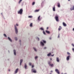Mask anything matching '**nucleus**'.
Returning a JSON list of instances; mask_svg holds the SVG:
<instances>
[{
  "label": "nucleus",
  "mask_w": 74,
  "mask_h": 74,
  "mask_svg": "<svg viewBox=\"0 0 74 74\" xmlns=\"http://www.w3.org/2000/svg\"><path fill=\"white\" fill-rule=\"evenodd\" d=\"M68 1H70V0H68Z\"/></svg>",
  "instance_id": "obj_51"
},
{
  "label": "nucleus",
  "mask_w": 74,
  "mask_h": 74,
  "mask_svg": "<svg viewBox=\"0 0 74 74\" xmlns=\"http://www.w3.org/2000/svg\"><path fill=\"white\" fill-rule=\"evenodd\" d=\"M70 56H69L66 57L67 60H69L70 59Z\"/></svg>",
  "instance_id": "obj_5"
},
{
  "label": "nucleus",
  "mask_w": 74,
  "mask_h": 74,
  "mask_svg": "<svg viewBox=\"0 0 74 74\" xmlns=\"http://www.w3.org/2000/svg\"><path fill=\"white\" fill-rule=\"evenodd\" d=\"M50 59L51 60H52V58H50Z\"/></svg>",
  "instance_id": "obj_47"
},
{
  "label": "nucleus",
  "mask_w": 74,
  "mask_h": 74,
  "mask_svg": "<svg viewBox=\"0 0 74 74\" xmlns=\"http://www.w3.org/2000/svg\"><path fill=\"white\" fill-rule=\"evenodd\" d=\"M73 30L74 31V28L73 29Z\"/></svg>",
  "instance_id": "obj_49"
},
{
  "label": "nucleus",
  "mask_w": 74,
  "mask_h": 74,
  "mask_svg": "<svg viewBox=\"0 0 74 74\" xmlns=\"http://www.w3.org/2000/svg\"><path fill=\"white\" fill-rule=\"evenodd\" d=\"M40 16H39L38 17V21H41V18H40Z\"/></svg>",
  "instance_id": "obj_8"
},
{
  "label": "nucleus",
  "mask_w": 74,
  "mask_h": 74,
  "mask_svg": "<svg viewBox=\"0 0 74 74\" xmlns=\"http://www.w3.org/2000/svg\"><path fill=\"white\" fill-rule=\"evenodd\" d=\"M46 48H47V47H44V49H46Z\"/></svg>",
  "instance_id": "obj_42"
},
{
  "label": "nucleus",
  "mask_w": 74,
  "mask_h": 74,
  "mask_svg": "<svg viewBox=\"0 0 74 74\" xmlns=\"http://www.w3.org/2000/svg\"><path fill=\"white\" fill-rule=\"evenodd\" d=\"M34 49V50L36 52L37 51V50H36V48H33Z\"/></svg>",
  "instance_id": "obj_27"
},
{
  "label": "nucleus",
  "mask_w": 74,
  "mask_h": 74,
  "mask_svg": "<svg viewBox=\"0 0 74 74\" xmlns=\"http://www.w3.org/2000/svg\"><path fill=\"white\" fill-rule=\"evenodd\" d=\"M15 40H16H16H18L17 38H16V37L15 38Z\"/></svg>",
  "instance_id": "obj_35"
},
{
  "label": "nucleus",
  "mask_w": 74,
  "mask_h": 74,
  "mask_svg": "<svg viewBox=\"0 0 74 74\" xmlns=\"http://www.w3.org/2000/svg\"><path fill=\"white\" fill-rule=\"evenodd\" d=\"M51 56H54V54L53 55H51Z\"/></svg>",
  "instance_id": "obj_45"
},
{
  "label": "nucleus",
  "mask_w": 74,
  "mask_h": 74,
  "mask_svg": "<svg viewBox=\"0 0 74 74\" xmlns=\"http://www.w3.org/2000/svg\"><path fill=\"white\" fill-rule=\"evenodd\" d=\"M67 55H70V53L69 52H67Z\"/></svg>",
  "instance_id": "obj_32"
},
{
  "label": "nucleus",
  "mask_w": 74,
  "mask_h": 74,
  "mask_svg": "<svg viewBox=\"0 0 74 74\" xmlns=\"http://www.w3.org/2000/svg\"><path fill=\"white\" fill-rule=\"evenodd\" d=\"M48 29V27H47V29Z\"/></svg>",
  "instance_id": "obj_50"
},
{
  "label": "nucleus",
  "mask_w": 74,
  "mask_h": 74,
  "mask_svg": "<svg viewBox=\"0 0 74 74\" xmlns=\"http://www.w3.org/2000/svg\"><path fill=\"white\" fill-rule=\"evenodd\" d=\"M35 4V2H33L32 3V5H34Z\"/></svg>",
  "instance_id": "obj_29"
},
{
  "label": "nucleus",
  "mask_w": 74,
  "mask_h": 74,
  "mask_svg": "<svg viewBox=\"0 0 74 74\" xmlns=\"http://www.w3.org/2000/svg\"><path fill=\"white\" fill-rule=\"evenodd\" d=\"M43 33L45 35V32L44 31H43Z\"/></svg>",
  "instance_id": "obj_37"
},
{
  "label": "nucleus",
  "mask_w": 74,
  "mask_h": 74,
  "mask_svg": "<svg viewBox=\"0 0 74 74\" xmlns=\"http://www.w3.org/2000/svg\"><path fill=\"white\" fill-rule=\"evenodd\" d=\"M33 25V24L32 23H31L30 25V27H32V26Z\"/></svg>",
  "instance_id": "obj_25"
},
{
  "label": "nucleus",
  "mask_w": 74,
  "mask_h": 74,
  "mask_svg": "<svg viewBox=\"0 0 74 74\" xmlns=\"http://www.w3.org/2000/svg\"><path fill=\"white\" fill-rule=\"evenodd\" d=\"M48 64H50L51 63V62H50V61H49L48 62Z\"/></svg>",
  "instance_id": "obj_36"
},
{
  "label": "nucleus",
  "mask_w": 74,
  "mask_h": 74,
  "mask_svg": "<svg viewBox=\"0 0 74 74\" xmlns=\"http://www.w3.org/2000/svg\"><path fill=\"white\" fill-rule=\"evenodd\" d=\"M14 55H16V51H15V50H14Z\"/></svg>",
  "instance_id": "obj_18"
},
{
  "label": "nucleus",
  "mask_w": 74,
  "mask_h": 74,
  "mask_svg": "<svg viewBox=\"0 0 74 74\" xmlns=\"http://www.w3.org/2000/svg\"><path fill=\"white\" fill-rule=\"evenodd\" d=\"M49 39L50 40H51V38H50Z\"/></svg>",
  "instance_id": "obj_48"
},
{
  "label": "nucleus",
  "mask_w": 74,
  "mask_h": 74,
  "mask_svg": "<svg viewBox=\"0 0 74 74\" xmlns=\"http://www.w3.org/2000/svg\"><path fill=\"white\" fill-rule=\"evenodd\" d=\"M8 39L9 40V41H10V42H12V40L10 38V37H8Z\"/></svg>",
  "instance_id": "obj_13"
},
{
  "label": "nucleus",
  "mask_w": 74,
  "mask_h": 74,
  "mask_svg": "<svg viewBox=\"0 0 74 74\" xmlns=\"http://www.w3.org/2000/svg\"><path fill=\"white\" fill-rule=\"evenodd\" d=\"M19 42H21V40H19Z\"/></svg>",
  "instance_id": "obj_46"
},
{
  "label": "nucleus",
  "mask_w": 74,
  "mask_h": 74,
  "mask_svg": "<svg viewBox=\"0 0 74 74\" xmlns=\"http://www.w3.org/2000/svg\"><path fill=\"white\" fill-rule=\"evenodd\" d=\"M45 32L46 33H47L48 34H49L50 33V32L46 30Z\"/></svg>",
  "instance_id": "obj_14"
},
{
  "label": "nucleus",
  "mask_w": 74,
  "mask_h": 74,
  "mask_svg": "<svg viewBox=\"0 0 74 74\" xmlns=\"http://www.w3.org/2000/svg\"><path fill=\"white\" fill-rule=\"evenodd\" d=\"M50 66H51V67H53V64H49Z\"/></svg>",
  "instance_id": "obj_22"
},
{
  "label": "nucleus",
  "mask_w": 74,
  "mask_h": 74,
  "mask_svg": "<svg viewBox=\"0 0 74 74\" xmlns=\"http://www.w3.org/2000/svg\"><path fill=\"white\" fill-rule=\"evenodd\" d=\"M33 67H34V65H32V68H33Z\"/></svg>",
  "instance_id": "obj_40"
},
{
  "label": "nucleus",
  "mask_w": 74,
  "mask_h": 74,
  "mask_svg": "<svg viewBox=\"0 0 74 74\" xmlns=\"http://www.w3.org/2000/svg\"><path fill=\"white\" fill-rule=\"evenodd\" d=\"M72 46H73V47H74V45L73 44H72Z\"/></svg>",
  "instance_id": "obj_39"
},
{
  "label": "nucleus",
  "mask_w": 74,
  "mask_h": 74,
  "mask_svg": "<svg viewBox=\"0 0 74 74\" xmlns=\"http://www.w3.org/2000/svg\"><path fill=\"white\" fill-rule=\"evenodd\" d=\"M51 55V53H49L47 54V56H50Z\"/></svg>",
  "instance_id": "obj_24"
},
{
  "label": "nucleus",
  "mask_w": 74,
  "mask_h": 74,
  "mask_svg": "<svg viewBox=\"0 0 74 74\" xmlns=\"http://www.w3.org/2000/svg\"><path fill=\"white\" fill-rule=\"evenodd\" d=\"M63 26H67L66 24V23H64V22L63 23Z\"/></svg>",
  "instance_id": "obj_15"
},
{
  "label": "nucleus",
  "mask_w": 74,
  "mask_h": 74,
  "mask_svg": "<svg viewBox=\"0 0 74 74\" xmlns=\"http://www.w3.org/2000/svg\"><path fill=\"white\" fill-rule=\"evenodd\" d=\"M34 69H32V71H33V73H36V70H34Z\"/></svg>",
  "instance_id": "obj_7"
},
{
  "label": "nucleus",
  "mask_w": 74,
  "mask_h": 74,
  "mask_svg": "<svg viewBox=\"0 0 74 74\" xmlns=\"http://www.w3.org/2000/svg\"><path fill=\"white\" fill-rule=\"evenodd\" d=\"M29 66H32V63H29Z\"/></svg>",
  "instance_id": "obj_38"
},
{
  "label": "nucleus",
  "mask_w": 74,
  "mask_h": 74,
  "mask_svg": "<svg viewBox=\"0 0 74 74\" xmlns=\"http://www.w3.org/2000/svg\"><path fill=\"white\" fill-rule=\"evenodd\" d=\"M36 39L37 40H38V41H39V40H40V39L38 38H36Z\"/></svg>",
  "instance_id": "obj_31"
},
{
  "label": "nucleus",
  "mask_w": 74,
  "mask_h": 74,
  "mask_svg": "<svg viewBox=\"0 0 74 74\" xmlns=\"http://www.w3.org/2000/svg\"><path fill=\"white\" fill-rule=\"evenodd\" d=\"M28 18H33V16H28Z\"/></svg>",
  "instance_id": "obj_28"
},
{
  "label": "nucleus",
  "mask_w": 74,
  "mask_h": 74,
  "mask_svg": "<svg viewBox=\"0 0 74 74\" xmlns=\"http://www.w3.org/2000/svg\"><path fill=\"white\" fill-rule=\"evenodd\" d=\"M18 69H17L15 71V73H18Z\"/></svg>",
  "instance_id": "obj_9"
},
{
  "label": "nucleus",
  "mask_w": 74,
  "mask_h": 74,
  "mask_svg": "<svg viewBox=\"0 0 74 74\" xmlns=\"http://www.w3.org/2000/svg\"><path fill=\"white\" fill-rule=\"evenodd\" d=\"M39 11V10H36L35 11V12H38Z\"/></svg>",
  "instance_id": "obj_20"
},
{
  "label": "nucleus",
  "mask_w": 74,
  "mask_h": 74,
  "mask_svg": "<svg viewBox=\"0 0 74 74\" xmlns=\"http://www.w3.org/2000/svg\"><path fill=\"white\" fill-rule=\"evenodd\" d=\"M42 41L44 44L46 43V41L44 40H42Z\"/></svg>",
  "instance_id": "obj_21"
},
{
  "label": "nucleus",
  "mask_w": 74,
  "mask_h": 74,
  "mask_svg": "<svg viewBox=\"0 0 74 74\" xmlns=\"http://www.w3.org/2000/svg\"><path fill=\"white\" fill-rule=\"evenodd\" d=\"M40 29L41 30H44V29L42 28H41Z\"/></svg>",
  "instance_id": "obj_30"
},
{
  "label": "nucleus",
  "mask_w": 74,
  "mask_h": 74,
  "mask_svg": "<svg viewBox=\"0 0 74 74\" xmlns=\"http://www.w3.org/2000/svg\"><path fill=\"white\" fill-rule=\"evenodd\" d=\"M23 12V9H21L18 12V14H20V15H22V13Z\"/></svg>",
  "instance_id": "obj_1"
},
{
  "label": "nucleus",
  "mask_w": 74,
  "mask_h": 74,
  "mask_svg": "<svg viewBox=\"0 0 74 74\" xmlns=\"http://www.w3.org/2000/svg\"><path fill=\"white\" fill-rule=\"evenodd\" d=\"M38 58V56H36L35 57V59H37V58Z\"/></svg>",
  "instance_id": "obj_33"
},
{
  "label": "nucleus",
  "mask_w": 74,
  "mask_h": 74,
  "mask_svg": "<svg viewBox=\"0 0 74 74\" xmlns=\"http://www.w3.org/2000/svg\"><path fill=\"white\" fill-rule=\"evenodd\" d=\"M16 26H18V24H16Z\"/></svg>",
  "instance_id": "obj_43"
},
{
  "label": "nucleus",
  "mask_w": 74,
  "mask_h": 74,
  "mask_svg": "<svg viewBox=\"0 0 74 74\" xmlns=\"http://www.w3.org/2000/svg\"><path fill=\"white\" fill-rule=\"evenodd\" d=\"M55 71L57 73V74H60V72H59V70H58V69H56Z\"/></svg>",
  "instance_id": "obj_4"
},
{
  "label": "nucleus",
  "mask_w": 74,
  "mask_h": 74,
  "mask_svg": "<svg viewBox=\"0 0 74 74\" xmlns=\"http://www.w3.org/2000/svg\"><path fill=\"white\" fill-rule=\"evenodd\" d=\"M51 73H53V71H51Z\"/></svg>",
  "instance_id": "obj_44"
},
{
  "label": "nucleus",
  "mask_w": 74,
  "mask_h": 74,
  "mask_svg": "<svg viewBox=\"0 0 74 74\" xmlns=\"http://www.w3.org/2000/svg\"><path fill=\"white\" fill-rule=\"evenodd\" d=\"M25 69H27L26 67H27V65H26V64H25Z\"/></svg>",
  "instance_id": "obj_23"
},
{
  "label": "nucleus",
  "mask_w": 74,
  "mask_h": 74,
  "mask_svg": "<svg viewBox=\"0 0 74 74\" xmlns=\"http://www.w3.org/2000/svg\"><path fill=\"white\" fill-rule=\"evenodd\" d=\"M22 1V0H20V1L18 2L19 4H20V3H21V1Z\"/></svg>",
  "instance_id": "obj_26"
},
{
  "label": "nucleus",
  "mask_w": 74,
  "mask_h": 74,
  "mask_svg": "<svg viewBox=\"0 0 74 74\" xmlns=\"http://www.w3.org/2000/svg\"><path fill=\"white\" fill-rule=\"evenodd\" d=\"M55 18L57 22H59V17L58 16L56 15L55 17Z\"/></svg>",
  "instance_id": "obj_2"
},
{
  "label": "nucleus",
  "mask_w": 74,
  "mask_h": 74,
  "mask_svg": "<svg viewBox=\"0 0 74 74\" xmlns=\"http://www.w3.org/2000/svg\"><path fill=\"white\" fill-rule=\"evenodd\" d=\"M4 36L5 37H7V36L5 34H4Z\"/></svg>",
  "instance_id": "obj_34"
},
{
  "label": "nucleus",
  "mask_w": 74,
  "mask_h": 74,
  "mask_svg": "<svg viewBox=\"0 0 74 74\" xmlns=\"http://www.w3.org/2000/svg\"><path fill=\"white\" fill-rule=\"evenodd\" d=\"M9 71H10V70H9Z\"/></svg>",
  "instance_id": "obj_52"
},
{
  "label": "nucleus",
  "mask_w": 74,
  "mask_h": 74,
  "mask_svg": "<svg viewBox=\"0 0 74 74\" xmlns=\"http://www.w3.org/2000/svg\"><path fill=\"white\" fill-rule=\"evenodd\" d=\"M60 35H59V34L58 35V38H59V37H60V36H59Z\"/></svg>",
  "instance_id": "obj_41"
},
{
  "label": "nucleus",
  "mask_w": 74,
  "mask_h": 74,
  "mask_svg": "<svg viewBox=\"0 0 74 74\" xmlns=\"http://www.w3.org/2000/svg\"><path fill=\"white\" fill-rule=\"evenodd\" d=\"M56 61L58 62H59V59L58 58H56Z\"/></svg>",
  "instance_id": "obj_11"
},
{
  "label": "nucleus",
  "mask_w": 74,
  "mask_h": 74,
  "mask_svg": "<svg viewBox=\"0 0 74 74\" xmlns=\"http://www.w3.org/2000/svg\"><path fill=\"white\" fill-rule=\"evenodd\" d=\"M14 26L15 33L16 34H17V33H18V29H17V27H16L15 25H14Z\"/></svg>",
  "instance_id": "obj_3"
},
{
  "label": "nucleus",
  "mask_w": 74,
  "mask_h": 74,
  "mask_svg": "<svg viewBox=\"0 0 74 74\" xmlns=\"http://www.w3.org/2000/svg\"><path fill=\"white\" fill-rule=\"evenodd\" d=\"M40 44H41V45H42V46H44V43H43V42H40Z\"/></svg>",
  "instance_id": "obj_16"
},
{
  "label": "nucleus",
  "mask_w": 74,
  "mask_h": 74,
  "mask_svg": "<svg viewBox=\"0 0 74 74\" xmlns=\"http://www.w3.org/2000/svg\"><path fill=\"white\" fill-rule=\"evenodd\" d=\"M53 11H55V7H53Z\"/></svg>",
  "instance_id": "obj_19"
},
{
  "label": "nucleus",
  "mask_w": 74,
  "mask_h": 74,
  "mask_svg": "<svg viewBox=\"0 0 74 74\" xmlns=\"http://www.w3.org/2000/svg\"><path fill=\"white\" fill-rule=\"evenodd\" d=\"M57 6H58V7H60V3H58Z\"/></svg>",
  "instance_id": "obj_10"
},
{
  "label": "nucleus",
  "mask_w": 74,
  "mask_h": 74,
  "mask_svg": "<svg viewBox=\"0 0 74 74\" xmlns=\"http://www.w3.org/2000/svg\"><path fill=\"white\" fill-rule=\"evenodd\" d=\"M70 10L71 11L74 10V6H72V7L70 8Z\"/></svg>",
  "instance_id": "obj_6"
},
{
  "label": "nucleus",
  "mask_w": 74,
  "mask_h": 74,
  "mask_svg": "<svg viewBox=\"0 0 74 74\" xmlns=\"http://www.w3.org/2000/svg\"><path fill=\"white\" fill-rule=\"evenodd\" d=\"M50 74H52V73H50Z\"/></svg>",
  "instance_id": "obj_53"
},
{
  "label": "nucleus",
  "mask_w": 74,
  "mask_h": 74,
  "mask_svg": "<svg viewBox=\"0 0 74 74\" xmlns=\"http://www.w3.org/2000/svg\"><path fill=\"white\" fill-rule=\"evenodd\" d=\"M22 62H23V60L22 59H21L20 60V65L21 66V64L22 63Z\"/></svg>",
  "instance_id": "obj_12"
},
{
  "label": "nucleus",
  "mask_w": 74,
  "mask_h": 74,
  "mask_svg": "<svg viewBox=\"0 0 74 74\" xmlns=\"http://www.w3.org/2000/svg\"><path fill=\"white\" fill-rule=\"evenodd\" d=\"M60 27L58 28V30L59 31H60V30H61L62 29V27H61L60 26Z\"/></svg>",
  "instance_id": "obj_17"
}]
</instances>
